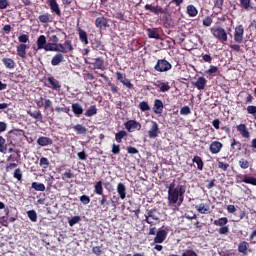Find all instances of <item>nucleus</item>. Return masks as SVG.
Returning <instances> with one entry per match:
<instances>
[{
    "instance_id": "12",
    "label": "nucleus",
    "mask_w": 256,
    "mask_h": 256,
    "mask_svg": "<svg viewBox=\"0 0 256 256\" xmlns=\"http://www.w3.org/2000/svg\"><path fill=\"white\" fill-rule=\"evenodd\" d=\"M221 149H223V143L220 141H212L209 145V151L212 155L221 153Z\"/></svg>"
},
{
    "instance_id": "40",
    "label": "nucleus",
    "mask_w": 256,
    "mask_h": 256,
    "mask_svg": "<svg viewBox=\"0 0 256 256\" xmlns=\"http://www.w3.org/2000/svg\"><path fill=\"white\" fill-rule=\"evenodd\" d=\"M147 35L149 39H160L159 32L157 31V28H149L147 29Z\"/></svg>"
},
{
    "instance_id": "62",
    "label": "nucleus",
    "mask_w": 256,
    "mask_h": 256,
    "mask_svg": "<svg viewBox=\"0 0 256 256\" xmlns=\"http://www.w3.org/2000/svg\"><path fill=\"white\" fill-rule=\"evenodd\" d=\"M218 233L220 235H227L229 233V226H221L219 229H218Z\"/></svg>"
},
{
    "instance_id": "13",
    "label": "nucleus",
    "mask_w": 256,
    "mask_h": 256,
    "mask_svg": "<svg viewBox=\"0 0 256 256\" xmlns=\"http://www.w3.org/2000/svg\"><path fill=\"white\" fill-rule=\"evenodd\" d=\"M95 27L97 29L103 30L109 27V19L105 18L104 16L97 17L95 20Z\"/></svg>"
},
{
    "instance_id": "30",
    "label": "nucleus",
    "mask_w": 256,
    "mask_h": 256,
    "mask_svg": "<svg viewBox=\"0 0 256 256\" xmlns=\"http://www.w3.org/2000/svg\"><path fill=\"white\" fill-rule=\"evenodd\" d=\"M116 191L120 197V199H125L127 197V187H125V184L123 183H118Z\"/></svg>"
},
{
    "instance_id": "51",
    "label": "nucleus",
    "mask_w": 256,
    "mask_h": 256,
    "mask_svg": "<svg viewBox=\"0 0 256 256\" xmlns=\"http://www.w3.org/2000/svg\"><path fill=\"white\" fill-rule=\"evenodd\" d=\"M28 219L32 221V223H37V212L35 210H29L27 212Z\"/></svg>"
},
{
    "instance_id": "56",
    "label": "nucleus",
    "mask_w": 256,
    "mask_h": 256,
    "mask_svg": "<svg viewBox=\"0 0 256 256\" xmlns=\"http://www.w3.org/2000/svg\"><path fill=\"white\" fill-rule=\"evenodd\" d=\"M238 163H239L241 169H249V161L248 160L242 158L239 160Z\"/></svg>"
},
{
    "instance_id": "3",
    "label": "nucleus",
    "mask_w": 256,
    "mask_h": 256,
    "mask_svg": "<svg viewBox=\"0 0 256 256\" xmlns=\"http://www.w3.org/2000/svg\"><path fill=\"white\" fill-rule=\"evenodd\" d=\"M171 69H173V65H171L167 59H158L154 66V70L157 73H167V71H171Z\"/></svg>"
},
{
    "instance_id": "11",
    "label": "nucleus",
    "mask_w": 256,
    "mask_h": 256,
    "mask_svg": "<svg viewBox=\"0 0 256 256\" xmlns=\"http://www.w3.org/2000/svg\"><path fill=\"white\" fill-rule=\"evenodd\" d=\"M159 133H161V131L159 130V124H157V122L155 121H152L151 127L148 131V137L150 139H157V137H159Z\"/></svg>"
},
{
    "instance_id": "59",
    "label": "nucleus",
    "mask_w": 256,
    "mask_h": 256,
    "mask_svg": "<svg viewBox=\"0 0 256 256\" xmlns=\"http://www.w3.org/2000/svg\"><path fill=\"white\" fill-rule=\"evenodd\" d=\"M103 245H101V246H94L93 248H92V253H94V255H101L102 253H103Z\"/></svg>"
},
{
    "instance_id": "31",
    "label": "nucleus",
    "mask_w": 256,
    "mask_h": 256,
    "mask_svg": "<svg viewBox=\"0 0 256 256\" xmlns=\"http://www.w3.org/2000/svg\"><path fill=\"white\" fill-rule=\"evenodd\" d=\"M205 85H207V79L203 76L198 77L197 81L194 82V87L199 91H203V89H205Z\"/></svg>"
},
{
    "instance_id": "16",
    "label": "nucleus",
    "mask_w": 256,
    "mask_h": 256,
    "mask_svg": "<svg viewBox=\"0 0 256 256\" xmlns=\"http://www.w3.org/2000/svg\"><path fill=\"white\" fill-rule=\"evenodd\" d=\"M237 131L240 133L243 139H249L251 137V132H249V128L245 124H239L236 126Z\"/></svg>"
},
{
    "instance_id": "50",
    "label": "nucleus",
    "mask_w": 256,
    "mask_h": 256,
    "mask_svg": "<svg viewBox=\"0 0 256 256\" xmlns=\"http://www.w3.org/2000/svg\"><path fill=\"white\" fill-rule=\"evenodd\" d=\"M230 147L233 151L237 149L238 151H241V142L237 141L235 138L231 140Z\"/></svg>"
},
{
    "instance_id": "45",
    "label": "nucleus",
    "mask_w": 256,
    "mask_h": 256,
    "mask_svg": "<svg viewBox=\"0 0 256 256\" xmlns=\"http://www.w3.org/2000/svg\"><path fill=\"white\" fill-rule=\"evenodd\" d=\"M127 137V131L121 130L115 134V141L118 143H123V138Z\"/></svg>"
},
{
    "instance_id": "10",
    "label": "nucleus",
    "mask_w": 256,
    "mask_h": 256,
    "mask_svg": "<svg viewBox=\"0 0 256 256\" xmlns=\"http://www.w3.org/2000/svg\"><path fill=\"white\" fill-rule=\"evenodd\" d=\"M35 103L38 109H41V107H44V111H49V109L53 108V101H51V99H45L43 102V96H41L39 99H36Z\"/></svg>"
},
{
    "instance_id": "9",
    "label": "nucleus",
    "mask_w": 256,
    "mask_h": 256,
    "mask_svg": "<svg viewBox=\"0 0 256 256\" xmlns=\"http://www.w3.org/2000/svg\"><path fill=\"white\" fill-rule=\"evenodd\" d=\"M125 129L128 130V133H133V131H141V123L137 120H128L124 123Z\"/></svg>"
},
{
    "instance_id": "41",
    "label": "nucleus",
    "mask_w": 256,
    "mask_h": 256,
    "mask_svg": "<svg viewBox=\"0 0 256 256\" xmlns=\"http://www.w3.org/2000/svg\"><path fill=\"white\" fill-rule=\"evenodd\" d=\"M186 12L189 17H197V14L199 13L197 8L193 4L187 6Z\"/></svg>"
},
{
    "instance_id": "46",
    "label": "nucleus",
    "mask_w": 256,
    "mask_h": 256,
    "mask_svg": "<svg viewBox=\"0 0 256 256\" xmlns=\"http://www.w3.org/2000/svg\"><path fill=\"white\" fill-rule=\"evenodd\" d=\"M92 65H94L95 69H103V66L105 65V60H103V58L101 57H98L95 59Z\"/></svg>"
},
{
    "instance_id": "36",
    "label": "nucleus",
    "mask_w": 256,
    "mask_h": 256,
    "mask_svg": "<svg viewBox=\"0 0 256 256\" xmlns=\"http://www.w3.org/2000/svg\"><path fill=\"white\" fill-rule=\"evenodd\" d=\"M192 163H196L198 171H203V167H205V163L203 162V158L196 155V156L193 157Z\"/></svg>"
},
{
    "instance_id": "4",
    "label": "nucleus",
    "mask_w": 256,
    "mask_h": 256,
    "mask_svg": "<svg viewBox=\"0 0 256 256\" xmlns=\"http://www.w3.org/2000/svg\"><path fill=\"white\" fill-rule=\"evenodd\" d=\"M56 52L61 54L66 53H73L75 51V48L73 47V42L71 40H65L64 44L62 43H56Z\"/></svg>"
},
{
    "instance_id": "21",
    "label": "nucleus",
    "mask_w": 256,
    "mask_h": 256,
    "mask_svg": "<svg viewBox=\"0 0 256 256\" xmlns=\"http://www.w3.org/2000/svg\"><path fill=\"white\" fill-rule=\"evenodd\" d=\"M196 211L198 213H201V215H208V213H211V207L209 204L200 203L199 205L195 206Z\"/></svg>"
},
{
    "instance_id": "58",
    "label": "nucleus",
    "mask_w": 256,
    "mask_h": 256,
    "mask_svg": "<svg viewBox=\"0 0 256 256\" xmlns=\"http://www.w3.org/2000/svg\"><path fill=\"white\" fill-rule=\"evenodd\" d=\"M80 201L83 205H89L91 203V198L88 195L80 196Z\"/></svg>"
},
{
    "instance_id": "23",
    "label": "nucleus",
    "mask_w": 256,
    "mask_h": 256,
    "mask_svg": "<svg viewBox=\"0 0 256 256\" xmlns=\"http://www.w3.org/2000/svg\"><path fill=\"white\" fill-rule=\"evenodd\" d=\"M47 81L49 83L50 89H53V91H60L61 90V83L54 77H48Z\"/></svg>"
},
{
    "instance_id": "26",
    "label": "nucleus",
    "mask_w": 256,
    "mask_h": 256,
    "mask_svg": "<svg viewBox=\"0 0 256 256\" xmlns=\"http://www.w3.org/2000/svg\"><path fill=\"white\" fill-rule=\"evenodd\" d=\"M27 49H29L26 44H20L17 46V56L21 59H27Z\"/></svg>"
},
{
    "instance_id": "35",
    "label": "nucleus",
    "mask_w": 256,
    "mask_h": 256,
    "mask_svg": "<svg viewBox=\"0 0 256 256\" xmlns=\"http://www.w3.org/2000/svg\"><path fill=\"white\" fill-rule=\"evenodd\" d=\"M73 129L77 135H87V127L83 126V124H76Z\"/></svg>"
},
{
    "instance_id": "15",
    "label": "nucleus",
    "mask_w": 256,
    "mask_h": 256,
    "mask_svg": "<svg viewBox=\"0 0 256 256\" xmlns=\"http://www.w3.org/2000/svg\"><path fill=\"white\" fill-rule=\"evenodd\" d=\"M116 79H117V81H120V83H122V85H124L128 89H133V83H131V80L125 79V75L123 73L117 71Z\"/></svg>"
},
{
    "instance_id": "60",
    "label": "nucleus",
    "mask_w": 256,
    "mask_h": 256,
    "mask_svg": "<svg viewBox=\"0 0 256 256\" xmlns=\"http://www.w3.org/2000/svg\"><path fill=\"white\" fill-rule=\"evenodd\" d=\"M5 138L3 136H0V153H5L7 151V148L5 147Z\"/></svg>"
},
{
    "instance_id": "48",
    "label": "nucleus",
    "mask_w": 256,
    "mask_h": 256,
    "mask_svg": "<svg viewBox=\"0 0 256 256\" xmlns=\"http://www.w3.org/2000/svg\"><path fill=\"white\" fill-rule=\"evenodd\" d=\"M13 177L14 179H16L17 181H19L21 183V181H23V171H21V168H16L14 173H13Z\"/></svg>"
},
{
    "instance_id": "37",
    "label": "nucleus",
    "mask_w": 256,
    "mask_h": 256,
    "mask_svg": "<svg viewBox=\"0 0 256 256\" xmlns=\"http://www.w3.org/2000/svg\"><path fill=\"white\" fill-rule=\"evenodd\" d=\"M240 7L244 9V11H253L251 0H240Z\"/></svg>"
},
{
    "instance_id": "25",
    "label": "nucleus",
    "mask_w": 256,
    "mask_h": 256,
    "mask_svg": "<svg viewBox=\"0 0 256 256\" xmlns=\"http://www.w3.org/2000/svg\"><path fill=\"white\" fill-rule=\"evenodd\" d=\"M37 145H39L40 147H47L49 145H51L53 143V139L49 138V137H45V136H40L37 140H36Z\"/></svg>"
},
{
    "instance_id": "6",
    "label": "nucleus",
    "mask_w": 256,
    "mask_h": 256,
    "mask_svg": "<svg viewBox=\"0 0 256 256\" xmlns=\"http://www.w3.org/2000/svg\"><path fill=\"white\" fill-rule=\"evenodd\" d=\"M144 217L145 223L148 225H153V222L150 219H153V221H159V210L157 208L147 210V214L144 215Z\"/></svg>"
},
{
    "instance_id": "24",
    "label": "nucleus",
    "mask_w": 256,
    "mask_h": 256,
    "mask_svg": "<svg viewBox=\"0 0 256 256\" xmlns=\"http://www.w3.org/2000/svg\"><path fill=\"white\" fill-rule=\"evenodd\" d=\"M63 61H65V56H63L61 53H57L51 59V66L57 67V65H61Z\"/></svg>"
},
{
    "instance_id": "54",
    "label": "nucleus",
    "mask_w": 256,
    "mask_h": 256,
    "mask_svg": "<svg viewBox=\"0 0 256 256\" xmlns=\"http://www.w3.org/2000/svg\"><path fill=\"white\" fill-rule=\"evenodd\" d=\"M79 221H81V216H74L68 221V224L70 227H73L74 225H77Z\"/></svg>"
},
{
    "instance_id": "29",
    "label": "nucleus",
    "mask_w": 256,
    "mask_h": 256,
    "mask_svg": "<svg viewBox=\"0 0 256 256\" xmlns=\"http://www.w3.org/2000/svg\"><path fill=\"white\" fill-rule=\"evenodd\" d=\"M36 45L38 51L41 49L45 50V47H47V37L45 35H40L37 38Z\"/></svg>"
},
{
    "instance_id": "34",
    "label": "nucleus",
    "mask_w": 256,
    "mask_h": 256,
    "mask_svg": "<svg viewBox=\"0 0 256 256\" xmlns=\"http://www.w3.org/2000/svg\"><path fill=\"white\" fill-rule=\"evenodd\" d=\"M27 113L30 117H32V119H36L37 121H43V114L41 113V110H28Z\"/></svg>"
},
{
    "instance_id": "44",
    "label": "nucleus",
    "mask_w": 256,
    "mask_h": 256,
    "mask_svg": "<svg viewBox=\"0 0 256 256\" xmlns=\"http://www.w3.org/2000/svg\"><path fill=\"white\" fill-rule=\"evenodd\" d=\"M94 193H96V195H103V182L102 181H98L95 183Z\"/></svg>"
},
{
    "instance_id": "49",
    "label": "nucleus",
    "mask_w": 256,
    "mask_h": 256,
    "mask_svg": "<svg viewBox=\"0 0 256 256\" xmlns=\"http://www.w3.org/2000/svg\"><path fill=\"white\" fill-rule=\"evenodd\" d=\"M139 109L140 111L145 113V111H151V106H149V103L147 101H142L139 103Z\"/></svg>"
},
{
    "instance_id": "18",
    "label": "nucleus",
    "mask_w": 256,
    "mask_h": 256,
    "mask_svg": "<svg viewBox=\"0 0 256 256\" xmlns=\"http://www.w3.org/2000/svg\"><path fill=\"white\" fill-rule=\"evenodd\" d=\"M90 43L94 51H105V45H103V42L99 38L90 40Z\"/></svg>"
},
{
    "instance_id": "32",
    "label": "nucleus",
    "mask_w": 256,
    "mask_h": 256,
    "mask_svg": "<svg viewBox=\"0 0 256 256\" xmlns=\"http://www.w3.org/2000/svg\"><path fill=\"white\" fill-rule=\"evenodd\" d=\"M235 222L239 223V221H243V219H247L249 216H247V212L245 210L239 208L236 210V213L234 214Z\"/></svg>"
},
{
    "instance_id": "52",
    "label": "nucleus",
    "mask_w": 256,
    "mask_h": 256,
    "mask_svg": "<svg viewBox=\"0 0 256 256\" xmlns=\"http://www.w3.org/2000/svg\"><path fill=\"white\" fill-rule=\"evenodd\" d=\"M40 167H42V169H49V159L45 158V157H41L40 158V162H39Z\"/></svg>"
},
{
    "instance_id": "17",
    "label": "nucleus",
    "mask_w": 256,
    "mask_h": 256,
    "mask_svg": "<svg viewBox=\"0 0 256 256\" xmlns=\"http://www.w3.org/2000/svg\"><path fill=\"white\" fill-rule=\"evenodd\" d=\"M167 235V230L159 229L154 237V243H163L167 239Z\"/></svg>"
},
{
    "instance_id": "57",
    "label": "nucleus",
    "mask_w": 256,
    "mask_h": 256,
    "mask_svg": "<svg viewBox=\"0 0 256 256\" xmlns=\"http://www.w3.org/2000/svg\"><path fill=\"white\" fill-rule=\"evenodd\" d=\"M202 23L204 27H211V25L213 24V18H211L210 16H207L206 18L203 19Z\"/></svg>"
},
{
    "instance_id": "27",
    "label": "nucleus",
    "mask_w": 256,
    "mask_h": 256,
    "mask_svg": "<svg viewBox=\"0 0 256 256\" xmlns=\"http://www.w3.org/2000/svg\"><path fill=\"white\" fill-rule=\"evenodd\" d=\"M99 205L102 209H105V211L109 210V205H111V200H109V196L102 194L101 199L99 201Z\"/></svg>"
},
{
    "instance_id": "2",
    "label": "nucleus",
    "mask_w": 256,
    "mask_h": 256,
    "mask_svg": "<svg viewBox=\"0 0 256 256\" xmlns=\"http://www.w3.org/2000/svg\"><path fill=\"white\" fill-rule=\"evenodd\" d=\"M187 191L186 185H177L174 190L168 191V205H181L183 199H185V193Z\"/></svg>"
},
{
    "instance_id": "33",
    "label": "nucleus",
    "mask_w": 256,
    "mask_h": 256,
    "mask_svg": "<svg viewBox=\"0 0 256 256\" xmlns=\"http://www.w3.org/2000/svg\"><path fill=\"white\" fill-rule=\"evenodd\" d=\"M248 250H249V242H247V241H241V242L238 244V252H239V253H242L243 255H247Z\"/></svg>"
},
{
    "instance_id": "20",
    "label": "nucleus",
    "mask_w": 256,
    "mask_h": 256,
    "mask_svg": "<svg viewBox=\"0 0 256 256\" xmlns=\"http://www.w3.org/2000/svg\"><path fill=\"white\" fill-rule=\"evenodd\" d=\"M77 31L81 43H83V45H89V36L87 35V32L83 30L81 27H78Z\"/></svg>"
},
{
    "instance_id": "38",
    "label": "nucleus",
    "mask_w": 256,
    "mask_h": 256,
    "mask_svg": "<svg viewBox=\"0 0 256 256\" xmlns=\"http://www.w3.org/2000/svg\"><path fill=\"white\" fill-rule=\"evenodd\" d=\"M2 63L6 69H15V60L13 58H3Z\"/></svg>"
},
{
    "instance_id": "5",
    "label": "nucleus",
    "mask_w": 256,
    "mask_h": 256,
    "mask_svg": "<svg viewBox=\"0 0 256 256\" xmlns=\"http://www.w3.org/2000/svg\"><path fill=\"white\" fill-rule=\"evenodd\" d=\"M211 33L220 43H227V31L223 27L211 28Z\"/></svg>"
},
{
    "instance_id": "7",
    "label": "nucleus",
    "mask_w": 256,
    "mask_h": 256,
    "mask_svg": "<svg viewBox=\"0 0 256 256\" xmlns=\"http://www.w3.org/2000/svg\"><path fill=\"white\" fill-rule=\"evenodd\" d=\"M245 35V28L242 24L236 26L234 28V41L235 43L241 44L243 43V37Z\"/></svg>"
},
{
    "instance_id": "55",
    "label": "nucleus",
    "mask_w": 256,
    "mask_h": 256,
    "mask_svg": "<svg viewBox=\"0 0 256 256\" xmlns=\"http://www.w3.org/2000/svg\"><path fill=\"white\" fill-rule=\"evenodd\" d=\"M18 41H19V43L25 45V43H28V41H29V35H27V34H21V35L18 37Z\"/></svg>"
},
{
    "instance_id": "53",
    "label": "nucleus",
    "mask_w": 256,
    "mask_h": 256,
    "mask_svg": "<svg viewBox=\"0 0 256 256\" xmlns=\"http://www.w3.org/2000/svg\"><path fill=\"white\" fill-rule=\"evenodd\" d=\"M44 51H57V43L50 42L46 44Z\"/></svg>"
},
{
    "instance_id": "64",
    "label": "nucleus",
    "mask_w": 256,
    "mask_h": 256,
    "mask_svg": "<svg viewBox=\"0 0 256 256\" xmlns=\"http://www.w3.org/2000/svg\"><path fill=\"white\" fill-rule=\"evenodd\" d=\"M247 113H249V115H255L256 114V106L250 105L247 107Z\"/></svg>"
},
{
    "instance_id": "1",
    "label": "nucleus",
    "mask_w": 256,
    "mask_h": 256,
    "mask_svg": "<svg viewBox=\"0 0 256 256\" xmlns=\"http://www.w3.org/2000/svg\"><path fill=\"white\" fill-rule=\"evenodd\" d=\"M144 9L145 11H149L154 15H162L160 17V21H162L163 27L165 29H171L172 27H175V21L173 20V16L171 15V12H169V9L163 8L159 5L153 6V4H146Z\"/></svg>"
},
{
    "instance_id": "42",
    "label": "nucleus",
    "mask_w": 256,
    "mask_h": 256,
    "mask_svg": "<svg viewBox=\"0 0 256 256\" xmlns=\"http://www.w3.org/2000/svg\"><path fill=\"white\" fill-rule=\"evenodd\" d=\"M213 223L216 227H225L227 226V223H229V219L227 217H222L217 220H214Z\"/></svg>"
},
{
    "instance_id": "47",
    "label": "nucleus",
    "mask_w": 256,
    "mask_h": 256,
    "mask_svg": "<svg viewBox=\"0 0 256 256\" xmlns=\"http://www.w3.org/2000/svg\"><path fill=\"white\" fill-rule=\"evenodd\" d=\"M31 188H32L34 191H45V184L39 183V182H33V183L31 184Z\"/></svg>"
},
{
    "instance_id": "61",
    "label": "nucleus",
    "mask_w": 256,
    "mask_h": 256,
    "mask_svg": "<svg viewBox=\"0 0 256 256\" xmlns=\"http://www.w3.org/2000/svg\"><path fill=\"white\" fill-rule=\"evenodd\" d=\"M180 115H191V108L184 106L180 109Z\"/></svg>"
},
{
    "instance_id": "22",
    "label": "nucleus",
    "mask_w": 256,
    "mask_h": 256,
    "mask_svg": "<svg viewBox=\"0 0 256 256\" xmlns=\"http://www.w3.org/2000/svg\"><path fill=\"white\" fill-rule=\"evenodd\" d=\"M164 108H165V106L163 105V101L161 99H155L153 112L156 115H161L163 113Z\"/></svg>"
},
{
    "instance_id": "8",
    "label": "nucleus",
    "mask_w": 256,
    "mask_h": 256,
    "mask_svg": "<svg viewBox=\"0 0 256 256\" xmlns=\"http://www.w3.org/2000/svg\"><path fill=\"white\" fill-rule=\"evenodd\" d=\"M237 183H246L247 185H254L256 187V178L253 176L238 174L236 176Z\"/></svg>"
},
{
    "instance_id": "28",
    "label": "nucleus",
    "mask_w": 256,
    "mask_h": 256,
    "mask_svg": "<svg viewBox=\"0 0 256 256\" xmlns=\"http://www.w3.org/2000/svg\"><path fill=\"white\" fill-rule=\"evenodd\" d=\"M71 109L75 117H79L80 115H83V113L85 112L83 106L77 102L72 104Z\"/></svg>"
},
{
    "instance_id": "19",
    "label": "nucleus",
    "mask_w": 256,
    "mask_h": 256,
    "mask_svg": "<svg viewBox=\"0 0 256 256\" xmlns=\"http://www.w3.org/2000/svg\"><path fill=\"white\" fill-rule=\"evenodd\" d=\"M48 5L52 13H55V15L61 17V8L59 7L57 0H48Z\"/></svg>"
},
{
    "instance_id": "14",
    "label": "nucleus",
    "mask_w": 256,
    "mask_h": 256,
    "mask_svg": "<svg viewBox=\"0 0 256 256\" xmlns=\"http://www.w3.org/2000/svg\"><path fill=\"white\" fill-rule=\"evenodd\" d=\"M153 85L159 89L160 93H167V91H170L171 89L169 82H163V80H157Z\"/></svg>"
},
{
    "instance_id": "63",
    "label": "nucleus",
    "mask_w": 256,
    "mask_h": 256,
    "mask_svg": "<svg viewBox=\"0 0 256 256\" xmlns=\"http://www.w3.org/2000/svg\"><path fill=\"white\" fill-rule=\"evenodd\" d=\"M218 169H222V171H227L229 169V163L218 161Z\"/></svg>"
},
{
    "instance_id": "39",
    "label": "nucleus",
    "mask_w": 256,
    "mask_h": 256,
    "mask_svg": "<svg viewBox=\"0 0 256 256\" xmlns=\"http://www.w3.org/2000/svg\"><path fill=\"white\" fill-rule=\"evenodd\" d=\"M38 21L40 23L47 24V23H52L53 20L51 19V14L44 13L38 16Z\"/></svg>"
},
{
    "instance_id": "43",
    "label": "nucleus",
    "mask_w": 256,
    "mask_h": 256,
    "mask_svg": "<svg viewBox=\"0 0 256 256\" xmlns=\"http://www.w3.org/2000/svg\"><path fill=\"white\" fill-rule=\"evenodd\" d=\"M85 117H93L97 115V106L92 105L90 106L84 113Z\"/></svg>"
}]
</instances>
